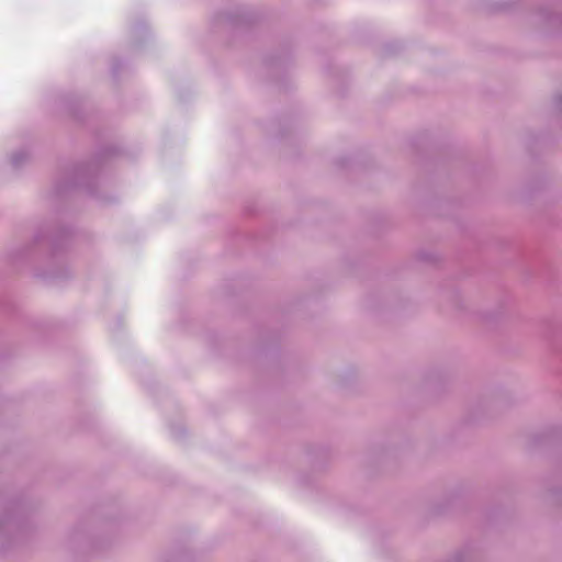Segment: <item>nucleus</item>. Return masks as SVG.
<instances>
[{"mask_svg":"<svg viewBox=\"0 0 562 562\" xmlns=\"http://www.w3.org/2000/svg\"><path fill=\"white\" fill-rule=\"evenodd\" d=\"M10 520V518L4 517V521L2 524H7Z\"/></svg>","mask_w":562,"mask_h":562,"instance_id":"5","label":"nucleus"},{"mask_svg":"<svg viewBox=\"0 0 562 562\" xmlns=\"http://www.w3.org/2000/svg\"><path fill=\"white\" fill-rule=\"evenodd\" d=\"M94 179V169L90 164H81L76 166L71 171V180L69 187H85L92 193L90 186Z\"/></svg>","mask_w":562,"mask_h":562,"instance_id":"1","label":"nucleus"},{"mask_svg":"<svg viewBox=\"0 0 562 562\" xmlns=\"http://www.w3.org/2000/svg\"><path fill=\"white\" fill-rule=\"evenodd\" d=\"M554 102L557 103V105L562 104V95H561V94L555 95V97H554Z\"/></svg>","mask_w":562,"mask_h":562,"instance_id":"4","label":"nucleus"},{"mask_svg":"<svg viewBox=\"0 0 562 562\" xmlns=\"http://www.w3.org/2000/svg\"><path fill=\"white\" fill-rule=\"evenodd\" d=\"M30 158V153L26 149H19L11 155V165L14 168H20Z\"/></svg>","mask_w":562,"mask_h":562,"instance_id":"2","label":"nucleus"},{"mask_svg":"<svg viewBox=\"0 0 562 562\" xmlns=\"http://www.w3.org/2000/svg\"><path fill=\"white\" fill-rule=\"evenodd\" d=\"M334 164H335V166H336L337 168H339V169H344V168H346V167L348 166V164H349V159H348V158H346V157H344V158H337V159H335Z\"/></svg>","mask_w":562,"mask_h":562,"instance_id":"3","label":"nucleus"}]
</instances>
